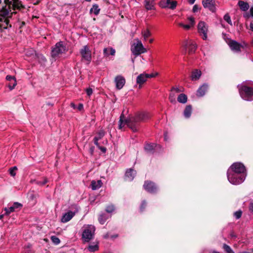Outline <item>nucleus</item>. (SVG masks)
<instances>
[{"instance_id": "41", "label": "nucleus", "mask_w": 253, "mask_h": 253, "mask_svg": "<svg viewBox=\"0 0 253 253\" xmlns=\"http://www.w3.org/2000/svg\"><path fill=\"white\" fill-rule=\"evenodd\" d=\"M17 170V167H13L9 169V173L12 176H14L16 175L15 170Z\"/></svg>"}, {"instance_id": "39", "label": "nucleus", "mask_w": 253, "mask_h": 253, "mask_svg": "<svg viewBox=\"0 0 253 253\" xmlns=\"http://www.w3.org/2000/svg\"><path fill=\"white\" fill-rule=\"evenodd\" d=\"M159 6L162 8L168 7V1L166 0H161L159 2Z\"/></svg>"}, {"instance_id": "62", "label": "nucleus", "mask_w": 253, "mask_h": 253, "mask_svg": "<svg viewBox=\"0 0 253 253\" xmlns=\"http://www.w3.org/2000/svg\"><path fill=\"white\" fill-rule=\"evenodd\" d=\"M211 253H220L215 251H213Z\"/></svg>"}, {"instance_id": "34", "label": "nucleus", "mask_w": 253, "mask_h": 253, "mask_svg": "<svg viewBox=\"0 0 253 253\" xmlns=\"http://www.w3.org/2000/svg\"><path fill=\"white\" fill-rule=\"evenodd\" d=\"M168 1V7L171 9H174L175 8L177 2L176 1H174L173 0H166Z\"/></svg>"}, {"instance_id": "28", "label": "nucleus", "mask_w": 253, "mask_h": 253, "mask_svg": "<svg viewBox=\"0 0 253 253\" xmlns=\"http://www.w3.org/2000/svg\"><path fill=\"white\" fill-rule=\"evenodd\" d=\"M156 146L157 145L154 143L147 144L144 147L145 150L148 153H152Z\"/></svg>"}, {"instance_id": "54", "label": "nucleus", "mask_w": 253, "mask_h": 253, "mask_svg": "<svg viewBox=\"0 0 253 253\" xmlns=\"http://www.w3.org/2000/svg\"><path fill=\"white\" fill-rule=\"evenodd\" d=\"M250 13L251 16L253 18V7H252L250 9Z\"/></svg>"}, {"instance_id": "38", "label": "nucleus", "mask_w": 253, "mask_h": 253, "mask_svg": "<svg viewBox=\"0 0 253 253\" xmlns=\"http://www.w3.org/2000/svg\"><path fill=\"white\" fill-rule=\"evenodd\" d=\"M51 240L52 242L55 245H57L60 243V239L56 236H52L51 237Z\"/></svg>"}, {"instance_id": "55", "label": "nucleus", "mask_w": 253, "mask_h": 253, "mask_svg": "<svg viewBox=\"0 0 253 253\" xmlns=\"http://www.w3.org/2000/svg\"><path fill=\"white\" fill-rule=\"evenodd\" d=\"M47 182L46 179H44V180L42 182H39V183L41 185H44Z\"/></svg>"}, {"instance_id": "44", "label": "nucleus", "mask_w": 253, "mask_h": 253, "mask_svg": "<svg viewBox=\"0 0 253 253\" xmlns=\"http://www.w3.org/2000/svg\"><path fill=\"white\" fill-rule=\"evenodd\" d=\"M169 100L171 102V103H173V102H175V95L174 93H172V92H171L170 94H169Z\"/></svg>"}, {"instance_id": "57", "label": "nucleus", "mask_w": 253, "mask_h": 253, "mask_svg": "<svg viewBox=\"0 0 253 253\" xmlns=\"http://www.w3.org/2000/svg\"><path fill=\"white\" fill-rule=\"evenodd\" d=\"M250 27L251 31L253 32V23H250Z\"/></svg>"}, {"instance_id": "31", "label": "nucleus", "mask_w": 253, "mask_h": 253, "mask_svg": "<svg viewBox=\"0 0 253 253\" xmlns=\"http://www.w3.org/2000/svg\"><path fill=\"white\" fill-rule=\"evenodd\" d=\"M192 106L191 105H187L184 111V116L186 118H189L191 114Z\"/></svg>"}, {"instance_id": "13", "label": "nucleus", "mask_w": 253, "mask_h": 253, "mask_svg": "<svg viewBox=\"0 0 253 253\" xmlns=\"http://www.w3.org/2000/svg\"><path fill=\"white\" fill-rule=\"evenodd\" d=\"M202 4L204 8L208 9L212 12H215L216 8L214 0H203Z\"/></svg>"}, {"instance_id": "37", "label": "nucleus", "mask_w": 253, "mask_h": 253, "mask_svg": "<svg viewBox=\"0 0 253 253\" xmlns=\"http://www.w3.org/2000/svg\"><path fill=\"white\" fill-rule=\"evenodd\" d=\"M142 34L145 40H146L151 35V33L148 29L143 31Z\"/></svg>"}, {"instance_id": "5", "label": "nucleus", "mask_w": 253, "mask_h": 253, "mask_svg": "<svg viewBox=\"0 0 253 253\" xmlns=\"http://www.w3.org/2000/svg\"><path fill=\"white\" fill-rule=\"evenodd\" d=\"M66 51V47L65 45L64 42L60 41L57 42L54 46L52 48L51 55L53 58L56 59L59 57V55L65 52Z\"/></svg>"}, {"instance_id": "27", "label": "nucleus", "mask_w": 253, "mask_h": 253, "mask_svg": "<svg viewBox=\"0 0 253 253\" xmlns=\"http://www.w3.org/2000/svg\"><path fill=\"white\" fill-rule=\"evenodd\" d=\"M6 80L9 81V82H13V85H11L10 84H8V87L10 90L13 89L15 86H16L17 83L14 77L11 76L10 75H7L6 77Z\"/></svg>"}, {"instance_id": "2", "label": "nucleus", "mask_w": 253, "mask_h": 253, "mask_svg": "<svg viewBox=\"0 0 253 253\" xmlns=\"http://www.w3.org/2000/svg\"><path fill=\"white\" fill-rule=\"evenodd\" d=\"M246 169L241 163H234L228 169L227 172L229 182L233 185L243 183L246 177Z\"/></svg>"}, {"instance_id": "24", "label": "nucleus", "mask_w": 253, "mask_h": 253, "mask_svg": "<svg viewBox=\"0 0 253 253\" xmlns=\"http://www.w3.org/2000/svg\"><path fill=\"white\" fill-rule=\"evenodd\" d=\"M116 50L112 47H106L103 49V55L104 57H108L109 55L114 56Z\"/></svg>"}, {"instance_id": "35", "label": "nucleus", "mask_w": 253, "mask_h": 253, "mask_svg": "<svg viewBox=\"0 0 253 253\" xmlns=\"http://www.w3.org/2000/svg\"><path fill=\"white\" fill-rule=\"evenodd\" d=\"M108 217L106 214L103 213L100 215L98 217V220L100 224H104L106 222Z\"/></svg>"}, {"instance_id": "58", "label": "nucleus", "mask_w": 253, "mask_h": 253, "mask_svg": "<svg viewBox=\"0 0 253 253\" xmlns=\"http://www.w3.org/2000/svg\"><path fill=\"white\" fill-rule=\"evenodd\" d=\"M195 0H189L188 1L190 4H193L195 2Z\"/></svg>"}, {"instance_id": "32", "label": "nucleus", "mask_w": 253, "mask_h": 253, "mask_svg": "<svg viewBox=\"0 0 253 253\" xmlns=\"http://www.w3.org/2000/svg\"><path fill=\"white\" fill-rule=\"evenodd\" d=\"M177 101L179 103H185L187 101V96L183 93L180 94L177 97Z\"/></svg>"}, {"instance_id": "10", "label": "nucleus", "mask_w": 253, "mask_h": 253, "mask_svg": "<svg viewBox=\"0 0 253 253\" xmlns=\"http://www.w3.org/2000/svg\"><path fill=\"white\" fill-rule=\"evenodd\" d=\"M158 75V73L155 74H146L142 73L139 75L136 78V83L139 84V88L142 87V85L145 83L148 79L154 78Z\"/></svg>"}, {"instance_id": "7", "label": "nucleus", "mask_w": 253, "mask_h": 253, "mask_svg": "<svg viewBox=\"0 0 253 253\" xmlns=\"http://www.w3.org/2000/svg\"><path fill=\"white\" fill-rule=\"evenodd\" d=\"M126 125L130 128L134 132L137 130L135 125H133V122L130 120V117L126 119L123 112L120 117L119 128L122 129Z\"/></svg>"}, {"instance_id": "51", "label": "nucleus", "mask_w": 253, "mask_h": 253, "mask_svg": "<svg viewBox=\"0 0 253 253\" xmlns=\"http://www.w3.org/2000/svg\"><path fill=\"white\" fill-rule=\"evenodd\" d=\"M249 209H250V211L253 212V202H251L250 204V206H249Z\"/></svg>"}, {"instance_id": "25", "label": "nucleus", "mask_w": 253, "mask_h": 253, "mask_svg": "<svg viewBox=\"0 0 253 253\" xmlns=\"http://www.w3.org/2000/svg\"><path fill=\"white\" fill-rule=\"evenodd\" d=\"M201 71L198 70V69H195L193 70L192 72L191 75V80L192 81H197L199 79L201 76Z\"/></svg>"}, {"instance_id": "53", "label": "nucleus", "mask_w": 253, "mask_h": 253, "mask_svg": "<svg viewBox=\"0 0 253 253\" xmlns=\"http://www.w3.org/2000/svg\"><path fill=\"white\" fill-rule=\"evenodd\" d=\"M241 44L243 45V47H242V48H247L248 46V43L245 42H243Z\"/></svg>"}, {"instance_id": "11", "label": "nucleus", "mask_w": 253, "mask_h": 253, "mask_svg": "<svg viewBox=\"0 0 253 253\" xmlns=\"http://www.w3.org/2000/svg\"><path fill=\"white\" fill-rule=\"evenodd\" d=\"M198 32L204 40L208 38V26L204 21H200L198 24Z\"/></svg>"}, {"instance_id": "56", "label": "nucleus", "mask_w": 253, "mask_h": 253, "mask_svg": "<svg viewBox=\"0 0 253 253\" xmlns=\"http://www.w3.org/2000/svg\"><path fill=\"white\" fill-rule=\"evenodd\" d=\"M70 106L72 108H73L74 109L77 108L76 105L74 103H71Z\"/></svg>"}, {"instance_id": "63", "label": "nucleus", "mask_w": 253, "mask_h": 253, "mask_svg": "<svg viewBox=\"0 0 253 253\" xmlns=\"http://www.w3.org/2000/svg\"><path fill=\"white\" fill-rule=\"evenodd\" d=\"M117 236H117V235H113V236H112L111 237H112V238H116Z\"/></svg>"}, {"instance_id": "12", "label": "nucleus", "mask_w": 253, "mask_h": 253, "mask_svg": "<svg viewBox=\"0 0 253 253\" xmlns=\"http://www.w3.org/2000/svg\"><path fill=\"white\" fill-rule=\"evenodd\" d=\"M183 46L186 50H188L189 54L194 53L197 48L196 42L191 40L185 41L183 43Z\"/></svg>"}, {"instance_id": "30", "label": "nucleus", "mask_w": 253, "mask_h": 253, "mask_svg": "<svg viewBox=\"0 0 253 253\" xmlns=\"http://www.w3.org/2000/svg\"><path fill=\"white\" fill-rule=\"evenodd\" d=\"M100 11V9L99 8L98 5L97 4H94L92 5V7L90 8L89 12L90 13H93L95 15L99 14Z\"/></svg>"}, {"instance_id": "52", "label": "nucleus", "mask_w": 253, "mask_h": 253, "mask_svg": "<svg viewBox=\"0 0 253 253\" xmlns=\"http://www.w3.org/2000/svg\"><path fill=\"white\" fill-rule=\"evenodd\" d=\"M173 91H175L176 92H179L180 90L178 88L172 87L171 91L172 92Z\"/></svg>"}, {"instance_id": "18", "label": "nucleus", "mask_w": 253, "mask_h": 253, "mask_svg": "<svg viewBox=\"0 0 253 253\" xmlns=\"http://www.w3.org/2000/svg\"><path fill=\"white\" fill-rule=\"evenodd\" d=\"M136 172L133 169H129L126 170L125 173V179L126 180L131 181L134 178L136 175Z\"/></svg>"}, {"instance_id": "29", "label": "nucleus", "mask_w": 253, "mask_h": 253, "mask_svg": "<svg viewBox=\"0 0 253 253\" xmlns=\"http://www.w3.org/2000/svg\"><path fill=\"white\" fill-rule=\"evenodd\" d=\"M238 5L240 9L244 11H247L250 7L249 5L247 2L241 0L239 1Z\"/></svg>"}, {"instance_id": "60", "label": "nucleus", "mask_w": 253, "mask_h": 253, "mask_svg": "<svg viewBox=\"0 0 253 253\" xmlns=\"http://www.w3.org/2000/svg\"><path fill=\"white\" fill-rule=\"evenodd\" d=\"M4 215H5V213L3 214L0 215V219H1Z\"/></svg>"}, {"instance_id": "36", "label": "nucleus", "mask_w": 253, "mask_h": 253, "mask_svg": "<svg viewBox=\"0 0 253 253\" xmlns=\"http://www.w3.org/2000/svg\"><path fill=\"white\" fill-rule=\"evenodd\" d=\"M223 249L226 253H235L231 247L225 244L223 245Z\"/></svg>"}, {"instance_id": "50", "label": "nucleus", "mask_w": 253, "mask_h": 253, "mask_svg": "<svg viewBox=\"0 0 253 253\" xmlns=\"http://www.w3.org/2000/svg\"><path fill=\"white\" fill-rule=\"evenodd\" d=\"M77 108L78 109V110L81 111L83 109L84 106L82 104L80 103V104H79L78 106L77 107Z\"/></svg>"}, {"instance_id": "42", "label": "nucleus", "mask_w": 253, "mask_h": 253, "mask_svg": "<svg viewBox=\"0 0 253 253\" xmlns=\"http://www.w3.org/2000/svg\"><path fill=\"white\" fill-rule=\"evenodd\" d=\"M115 210L113 205H109L106 207V211L108 213L112 212Z\"/></svg>"}, {"instance_id": "33", "label": "nucleus", "mask_w": 253, "mask_h": 253, "mask_svg": "<svg viewBox=\"0 0 253 253\" xmlns=\"http://www.w3.org/2000/svg\"><path fill=\"white\" fill-rule=\"evenodd\" d=\"M99 249L98 245L97 243H93L92 244H90L88 246V250L91 252H94L97 251Z\"/></svg>"}, {"instance_id": "14", "label": "nucleus", "mask_w": 253, "mask_h": 253, "mask_svg": "<svg viewBox=\"0 0 253 253\" xmlns=\"http://www.w3.org/2000/svg\"><path fill=\"white\" fill-rule=\"evenodd\" d=\"M22 205L18 202H14L11 206L9 208H5L4 210L5 211V214L8 215L11 212L15 211L18 209H20Z\"/></svg>"}, {"instance_id": "19", "label": "nucleus", "mask_w": 253, "mask_h": 253, "mask_svg": "<svg viewBox=\"0 0 253 253\" xmlns=\"http://www.w3.org/2000/svg\"><path fill=\"white\" fill-rule=\"evenodd\" d=\"M189 24H184L183 23H178V25L181 27H182L185 30H188L191 28L193 27L195 25V19L192 17H189L188 18Z\"/></svg>"}, {"instance_id": "49", "label": "nucleus", "mask_w": 253, "mask_h": 253, "mask_svg": "<svg viewBox=\"0 0 253 253\" xmlns=\"http://www.w3.org/2000/svg\"><path fill=\"white\" fill-rule=\"evenodd\" d=\"M199 10V7L198 5L195 4L193 7V11L194 12H197Z\"/></svg>"}, {"instance_id": "61", "label": "nucleus", "mask_w": 253, "mask_h": 253, "mask_svg": "<svg viewBox=\"0 0 253 253\" xmlns=\"http://www.w3.org/2000/svg\"><path fill=\"white\" fill-rule=\"evenodd\" d=\"M154 40L153 39H151L149 40V42L150 43H152L153 42Z\"/></svg>"}, {"instance_id": "43", "label": "nucleus", "mask_w": 253, "mask_h": 253, "mask_svg": "<svg viewBox=\"0 0 253 253\" xmlns=\"http://www.w3.org/2000/svg\"><path fill=\"white\" fill-rule=\"evenodd\" d=\"M242 212L241 210H239L234 212V215L236 219H239L242 216Z\"/></svg>"}, {"instance_id": "64", "label": "nucleus", "mask_w": 253, "mask_h": 253, "mask_svg": "<svg viewBox=\"0 0 253 253\" xmlns=\"http://www.w3.org/2000/svg\"><path fill=\"white\" fill-rule=\"evenodd\" d=\"M251 44L253 46V39L252 41Z\"/></svg>"}, {"instance_id": "4", "label": "nucleus", "mask_w": 253, "mask_h": 253, "mask_svg": "<svg viewBox=\"0 0 253 253\" xmlns=\"http://www.w3.org/2000/svg\"><path fill=\"white\" fill-rule=\"evenodd\" d=\"M95 227L93 225H87L84 227L82 233V239L85 242H88L94 236Z\"/></svg>"}, {"instance_id": "9", "label": "nucleus", "mask_w": 253, "mask_h": 253, "mask_svg": "<svg viewBox=\"0 0 253 253\" xmlns=\"http://www.w3.org/2000/svg\"><path fill=\"white\" fill-rule=\"evenodd\" d=\"M80 52L83 60L87 61L88 63L90 62L91 60V51L87 45L83 46L80 49Z\"/></svg>"}, {"instance_id": "16", "label": "nucleus", "mask_w": 253, "mask_h": 253, "mask_svg": "<svg viewBox=\"0 0 253 253\" xmlns=\"http://www.w3.org/2000/svg\"><path fill=\"white\" fill-rule=\"evenodd\" d=\"M143 187L147 192L153 193L157 191V186L154 183L151 181H145Z\"/></svg>"}, {"instance_id": "8", "label": "nucleus", "mask_w": 253, "mask_h": 253, "mask_svg": "<svg viewBox=\"0 0 253 253\" xmlns=\"http://www.w3.org/2000/svg\"><path fill=\"white\" fill-rule=\"evenodd\" d=\"M150 118V115L148 112H144L137 113L135 116L131 117L130 120L133 122V125H135L137 129V123L144 121Z\"/></svg>"}, {"instance_id": "15", "label": "nucleus", "mask_w": 253, "mask_h": 253, "mask_svg": "<svg viewBox=\"0 0 253 253\" xmlns=\"http://www.w3.org/2000/svg\"><path fill=\"white\" fill-rule=\"evenodd\" d=\"M114 82L116 88L120 90L122 89L126 83V80L123 76L121 75H118L115 77Z\"/></svg>"}, {"instance_id": "22", "label": "nucleus", "mask_w": 253, "mask_h": 253, "mask_svg": "<svg viewBox=\"0 0 253 253\" xmlns=\"http://www.w3.org/2000/svg\"><path fill=\"white\" fill-rule=\"evenodd\" d=\"M208 88V85L206 84H203L197 90V95L199 97L203 96Z\"/></svg>"}, {"instance_id": "6", "label": "nucleus", "mask_w": 253, "mask_h": 253, "mask_svg": "<svg viewBox=\"0 0 253 253\" xmlns=\"http://www.w3.org/2000/svg\"><path fill=\"white\" fill-rule=\"evenodd\" d=\"M131 51L135 56H138L141 53L146 52L141 42L138 39L134 40V42L131 46Z\"/></svg>"}, {"instance_id": "3", "label": "nucleus", "mask_w": 253, "mask_h": 253, "mask_svg": "<svg viewBox=\"0 0 253 253\" xmlns=\"http://www.w3.org/2000/svg\"><path fill=\"white\" fill-rule=\"evenodd\" d=\"M253 84L252 81H246L238 85L240 95L243 99L248 101L253 100V88L251 86Z\"/></svg>"}, {"instance_id": "47", "label": "nucleus", "mask_w": 253, "mask_h": 253, "mask_svg": "<svg viewBox=\"0 0 253 253\" xmlns=\"http://www.w3.org/2000/svg\"><path fill=\"white\" fill-rule=\"evenodd\" d=\"M146 201H143L142 203H141L140 208V211H143L144 210V209H145V208L146 207Z\"/></svg>"}, {"instance_id": "45", "label": "nucleus", "mask_w": 253, "mask_h": 253, "mask_svg": "<svg viewBox=\"0 0 253 253\" xmlns=\"http://www.w3.org/2000/svg\"><path fill=\"white\" fill-rule=\"evenodd\" d=\"M34 53H35V51L33 49H31L29 50H27L26 51V54L27 56H29L34 55Z\"/></svg>"}, {"instance_id": "48", "label": "nucleus", "mask_w": 253, "mask_h": 253, "mask_svg": "<svg viewBox=\"0 0 253 253\" xmlns=\"http://www.w3.org/2000/svg\"><path fill=\"white\" fill-rule=\"evenodd\" d=\"M103 153H105L106 151V148L104 147L100 146L98 144V146H96Z\"/></svg>"}, {"instance_id": "23", "label": "nucleus", "mask_w": 253, "mask_h": 253, "mask_svg": "<svg viewBox=\"0 0 253 253\" xmlns=\"http://www.w3.org/2000/svg\"><path fill=\"white\" fill-rule=\"evenodd\" d=\"M105 135V131L101 129L97 133L96 136L94 138V143L96 146H98V141L103 137Z\"/></svg>"}, {"instance_id": "26", "label": "nucleus", "mask_w": 253, "mask_h": 253, "mask_svg": "<svg viewBox=\"0 0 253 253\" xmlns=\"http://www.w3.org/2000/svg\"><path fill=\"white\" fill-rule=\"evenodd\" d=\"M102 184V183L100 180H98L97 181L93 180L91 183V187L93 190H95L100 188Z\"/></svg>"}, {"instance_id": "46", "label": "nucleus", "mask_w": 253, "mask_h": 253, "mask_svg": "<svg viewBox=\"0 0 253 253\" xmlns=\"http://www.w3.org/2000/svg\"><path fill=\"white\" fill-rule=\"evenodd\" d=\"M85 91H86V94L89 96H90L92 94V92H93L92 89L90 87L86 88Z\"/></svg>"}, {"instance_id": "40", "label": "nucleus", "mask_w": 253, "mask_h": 253, "mask_svg": "<svg viewBox=\"0 0 253 253\" xmlns=\"http://www.w3.org/2000/svg\"><path fill=\"white\" fill-rule=\"evenodd\" d=\"M224 20L225 21H226L229 24H230L231 25H232V21L230 18V16H229V15L228 14H226L224 16Z\"/></svg>"}, {"instance_id": "59", "label": "nucleus", "mask_w": 253, "mask_h": 253, "mask_svg": "<svg viewBox=\"0 0 253 253\" xmlns=\"http://www.w3.org/2000/svg\"><path fill=\"white\" fill-rule=\"evenodd\" d=\"M164 139L165 141L167 140V134L166 133H165L164 134Z\"/></svg>"}, {"instance_id": "21", "label": "nucleus", "mask_w": 253, "mask_h": 253, "mask_svg": "<svg viewBox=\"0 0 253 253\" xmlns=\"http://www.w3.org/2000/svg\"><path fill=\"white\" fill-rule=\"evenodd\" d=\"M144 3L145 7L147 10L155 9V0H144Z\"/></svg>"}, {"instance_id": "17", "label": "nucleus", "mask_w": 253, "mask_h": 253, "mask_svg": "<svg viewBox=\"0 0 253 253\" xmlns=\"http://www.w3.org/2000/svg\"><path fill=\"white\" fill-rule=\"evenodd\" d=\"M228 45L232 51L237 52H240L241 47H243V45L241 43L234 40L230 41L228 43Z\"/></svg>"}, {"instance_id": "20", "label": "nucleus", "mask_w": 253, "mask_h": 253, "mask_svg": "<svg viewBox=\"0 0 253 253\" xmlns=\"http://www.w3.org/2000/svg\"><path fill=\"white\" fill-rule=\"evenodd\" d=\"M75 215V212L69 211L64 214L62 216L61 221L63 223H66L70 221Z\"/></svg>"}, {"instance_id": "1", "label": "nucleus", "mask_w": 253, "mask_h": 253, "mask_svg": "<svg viewBox=\"0 0 253 253\" xmlns=\"http://www.w3.org/2000/svg\"><path fill=\"white\" fill-rule=\"evenodd\" d=\"M21 7L22 5L19 0H4V3L0 0V28L7 29L11 10H20Z\"/></svg>"}]
</instances>
